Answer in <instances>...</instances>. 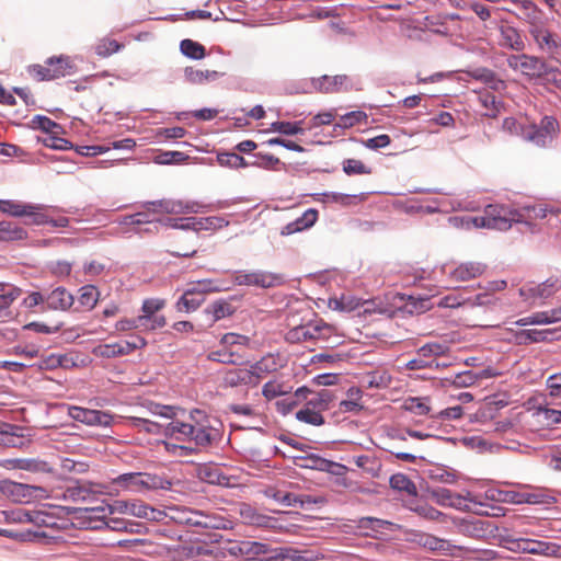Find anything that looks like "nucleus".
I'll return each instance as SVG.
<instances>
[{"mask_svg":"<svg viewBox=\"0 0 561 561\" xmlns=\"http://www.w3.org/2000/svg\"><path fill=\"white\" fill-rule=\"evenodd\" d=\"M390 485L394 490L404 491L410 495L416 494V486L415 484L405 476L402 473L393 474L390 478Z\"/></svg>","mask_w":561,"mask_h":561,"instance_id":"nucleus-56","label":"nucleus"},{"mask_svg":"<svg viewBox=\"0 0 561 561\" xmlns=\"http://www.w3.org/2000/svg\"><path fill=\"white\" fill-rule=\"evenodd\" d=\"M347 400H342L339 404V409L343 413L354 412L357 413L363 409V405L359 403L360 399V390L356 388H351L348 390Z\"/></svg>","mask_w":561,"mask_h":561,"instance_id":"nucleus-50","label":"nucleus"},{"mask_svg":"<svg viewBox=\"0 0 561 561\" xmlns=\"http://www.w3.org/2000/svg\"><path fill=\"white\" fill-rule=\"evenodd\" d=\"M219 421L195 410L190 422L173 420L163 430L165 436L179 442H194L196 446L208 447L220 437Z\"/></svg>","mask_w":561,"mask_h":561,"instance_id":"nucleus-1","label":"nucleus"},{"mask_svg":"<svg viewBox=\"0 0 561 561\" xmlns=\"http://www.w3.org/2000/svg\"><path fill=\"white\" fill-rule=\"evenodd\" d=\"M250 368L229 369L224 376V382L229 387H238L241 385L255 386V379L251 375Z\"/></svg>","mask_w":561,"mask_h":561,"instance_id":"nucleus-33","label":"nucleus"},{"mask_svg":"<svg viewBox=\"0 0 561 561\" xmlns=\"http://www.w3.org/2000/svg\"><path fill=\"white\" fill-rule=\"evenodd\" d=\"M171 517L179 523H184L197 527L217 529L229 527V522L220 517L214 515H206L202 512L190 511L186 508L174 511V514Z\"/></svg>","mask_w":561,"mask_h":561,"instance_id":"nucleus-11","label":"nucleus"},{"mask_svg":"<svg viewBox=\"0 0 561 561\" xmlns=\"http://www.w3.org/2000/svg\"><path fill=\"white\" fill-rule=\"evenodd\" d=\"M195 203H188L175 199L151 201L142 204L145 210L134 214L135 225L137 227L145 224H153L151 214H187L195 211Z\"/></svg>","mask_w":561,"mask_h":561,"instance_id":"nucleus-4","label":"nucleus"},{"mask_svg":"<svg viewBox=\"0 0 561 561\" xmlns=\"http://www.w3.org/2000/svg\"><path fill=\"white\" fill-rule=\"evenodd\" d=\"M204 312L208 317V325H213L215 322L231 316L233 309L229 302L218 300L208 306Z\"/></svg>","mask_w":561,"mask_h":561,"instance_id":"nucleus-38","label":"nucleus"},{"mask_svg":"<svg viewBox=\"0 0 561 561\" xmlns=\"http://www.w3.org/2000/svg\"><path fill=\"white\" fill-rule=\"evenodd\" d=\"M32 524L37 527L54 528L57 526V519L46 510H34Z\"/></svg>","mask_w":561,"mask_h":561,"instance_id":"nucleus-59","label":"nucleus"},{"mask_svg":"<svg viewBox=\"0 0 561 561\" xmlns=\"http://www.w3.org/2000/svg\"><path fill=\"white\" fill-rule=\"evenodd\" d=\"M311 393V390L307 387L298 388L293 396L278 400L276 402L278 411L283 414H287L293 411L301 401L306 400Z\"/></svg>","mask_w":561,"mask_h":561,"instance_id":"nucleus-37","label":"nucleus"},{"mask_svg":"<svg viewBox=\"0 0 561 561\" xmlns=\"http://www.w3.org/2000/svg\"><path fill=\"white\" fill-rule=\"evenodd\" d=\"M3 466L11 469H22L31 472H44L50 470L47 462L35 459H7L3 461Z\"/></svg>","mask_w":561,"mask_h":561,"instance_id":"nucleus-35","label":"nucleus"},{"mask_svg":"<svg viewBox=\"0 0 561 561\" xmlns=\"http://www.w3.org/2000/svg\"><path fill=\"white\" fill-rule=\"evenodd\" d=\"M518 11V18L530 25L529 30L539 28L543 25V13L534 2L529 0L520 1Z\"/></svg>","mask_w":561,"mask_h":561,"instance_id":"nucleus-25","label":"nucleus"},{"mask_svg":"<svg viewBox=\"0 0 561 561\" xmlns=\"http://www.w3.org/2000/svg\"><path fill=\"white\" fill-rule=\"evenodd\" d=\"M22 290L11 285H0V318L8 313L10 305L20 297Z\"/></svg>","mask_w":561,"mask_h":561,"instance_id":"nucleus-41","label":"nucleus"},{"mask_svg":"<svg viewBox=\"0 0 561 561\" xmlns=\"http://www.w3.org/2000/svg\"><path fill=\"white\" fill-rule=\"evenodd\" d=\"M471 307H483L488 311L499 316L508 314L514 311L513 302L506 295L496 296L491 291L483 290L474 296L473 299H468Z\"/></svg>","mask_w":561,"mask_h":561,"instance_id":"nucleus-12","label":"nucleus"},{"mask_svg":"<svg viewBox=\"0 0 561 561\" xmlns=\"http://www.w3.org/2000/svg\"><path fill=\"white\" fill-rule=\"evenodd\" d=\"M486 271L482 262L467 261L447 263L442 266V273L453 283H463L481 277Z\"/></svg>","mask_w":561,"mask_h":561,"instance_id":"nucleus-6","label":"nucleus"},{"mask_svg":"<svg viewBox=\"0 0 561 561\" xmlns=\"http://www.w3.org/2000/svg\"><path fill=\"white\" fill-rule=\"evenodd\" d=\"M285 359L280 355L268 354L250 366L251 375L255 379V386L267 375L276 373L284 367Z\"/></svg>","mask_w":561,"mask_h":561,"instance_id":"nucleus-19","label":"nucleus"},{"mask_svg":"<svg viewBox=\"0 0 561 561\" xmlns=\"http://www.w3.org/2000/svg\"><path fill=\"white\" fill-rule=\"evenodd\" d=\"M46 206L42 204H31V208L26 209L24 216L30 218V224L45 225L49 224L50 217L44 211Z\"/></svg>","mask_w":561,"mask_h":561,"instance_id":"nucleus-53","label":"nucleus"},{"mask_svg":"<svg viewBox=\"0 0 561 561\" xmlns=\"http://www.w3.org/2000/svg\"><path fill=\"white\" fill-rule=\"evenodd\" d=\"M180 49L183 55L192 59H203L205 57V47L192 39H183L180 44Z\"/></svg>","mask_w":561,"mask_h":561,"instance_id":"nucleus-51","label":"nucleus"},{"mask_svg":"<svg viewBox=\"0 0 561 561\" xmlns=\"http://www.w3.org/2000/svg\"><path fill=\"white\" fill-rule=\"evenodd\" d=\"M106 492V486L100 483L91 482H76L65 489L62 499L73 503L88 502L95 494H103Z\"/></svg>","mask_w":561,"mask_h":561,"instance_id":"nucleus-16","label":"nucleus"},{"mask_svg":"<svg viewBox=\"0 0 561 561\" xmlns=\"http://www.w3.org/2000/svg\"><path fill=\"white\" fill-rule=\"evenodd\" d=\"M138 330L142 332L154 331L165 325V318L163 316H148L141 313L136 317Z\"/></svg>","mask_w":561,"mask_h":561,"instance_id":"nucleus-44","label":"nucleus"},{"mask_svg":"<svg viewBox=\"0 0 561 561\" xmlns=\"http://www.w3.org/2000/svg\"><path fill=\"white\" fill-rule=\"evenodd\" d=\"M527 122L524 118L506 117L503 121L502 128L511 135L519 136L524 139V131L527 129Z\"/></svg>","mask_w":561,"mask_h":561,"instance_id":"nucleus-57","label":"nucleus"},{"mask_svg":"<svg viewBox=\"0 0 561 561\" xmlns=\"http://www.w3.org/2000/svg\"><path fill=\"white\" fill-rule=\"evenodd\" d=\"M133 352V345L128 341H121L110 344H100L92 351L93 355L102 358H113L117 356L128 355Z\"/></svg>","mask_w":561,"mask_h":561,"instance_id":"nucleus-29","label":"nucleus"},{"mask_svg":"<svg viewBox=\"0 0 561 561\" xmlns=\"http://www.w3.org/2000/svg\"><path fill=\"white\" fill-rule=\"evenodd\" d=\"M332 334V328L322 321L309 322L293 328L287 333V340L293 343L308 341H325Z\"/></svg>","mask_w":561,"mask_h":561,"instance_id":"nucleus-9","label":"nucleus"},{"mask_svg":"<svg viewBox=\"0 0 561 561\" xmlns=\"http://www.w3.org/2000/svg\"><path fill=\"white\" fill-rule=\"evenodd\" d=\"M312 88L321 93H337L353 88L352 80L345 75L322 76L311 80Z\"/></svg>","mask_w":561,"mask_h":561,"instance_id":"nucleus-18","label":"nucleus"},{"mask_svg":"<svg viewBox=\"0 0 561 561\" xmlns=\"http://www.w3.org/2000/svg\"><path fill=\"white\" fill-rule=\"evenodd\" d=\"M329 305L334 310L351 312L359 308L362 306V301L356 297L343 295L340 298L330 299Z\"/></svg>","mask_w":561,"mask_h":561,"instance_id":"nucleus-45","label":"nucleus"},{"mask_svg":"<svg viewBox=\"0 0 561 561\" xmlns=\"http://www.w3.org/2000/svg\"><path fill=\"white\" fill-rule=\"evenodd\" d=\"M536 414L542 423L548 425L561 423V410L539 407Z\"/></svg>","mask_w":561,"mask_h":561,"instance_id":"nucleus-64","label":"nucleus"},{"mask_svg":"<svg viewBox=\"0 0 561 561\" xmlns=\"http://www.w3.org/2000/svg\"><path fill=\"white\" fill-rule=\"evenodd\" d=\"M434 306V304L431 302V299L428 297H409V301L405 305V308L410 312H424L428 309H431Z\"/></svg>","mask_w":561,"mask_h":561,"instance_id":"nucleus-62","label":"nucleus"},{"mask_svg":"<svg viewBox=\"0 0 561 561\" xmlns=\"http://www.w3.org/2000/svg\"><path fill=\"white\" fill-rule=\"evenodd\" d=\"M45 301L50 309L67 310L73 304V296L64 287H57L47 295Z\"/></svg>","mask_w":561,"mask_h":561,"instance_id":"nucleus-31","label":"nucleus"},{"mask_svg":"<svg viewBox=\"0 0 561 561\" xmlns=\"http://www.w3.org/2000/svg\"><path fill=\"white\" fill-rule=\"evenodd\" d=\"M559 124L552 116H545L540 125L528 124L524 131V139L536 146H547L558 133Z\"/></svg>","mask_w":561,"mask_h":561,"instance_id":"nucleus-10","label":"nucleus"},{"mask_svg":"<svg viewBox=\"0 0 561 561\" xmlns=\"http://www.w3.org/2000/svg\"><path fill=\"white\" fill-rule=\"evenodd\" d=\"M529 33L542 51H546L551 56L559 55L561 53V38L545 28V25L539 28L529 30Z\"/></svg>","mask_w":561,"mask_h":561,"instance_id":"nucleus-21","label":"nucleus"},{"mask_svg":"<svg viewBox=\"0 0 561 561\" xmlns=\"http://www.w3.org/2000/svg\"><path fill=\"white\" fill-rule=\"evenodd\" d=\"M68 415L78 422L89 426L110 427L113 424V415L110 412L92 410L82 407L71 405L68 408Z\"/></svg>","mask_w":561,"mask_h":561,"instance_id":"nucleus-14","label":"nucleus"},{"mask_svg":"<svg viewBox=\"0 0 561 561\" xmlns=\"http://www.w3.org/2000/svg\"><path fill=\"white\" fill-rule=\"evenodd\" d=\"M312 397L311 398H308L306 399V405L313 409V410H317L318 412L322 413L323 411H327L330 409L331 407V403L333 402V400L335 399L334 394L332 393V391L328 390V389H323L317 393H313L311 391Z\"/></svg>","mask_w":561,"mask_h":561,"instance_id":"nucleus-36","label":"nucleus"},{"mask_svg":"<svg viewBox=\"0 0 561 561\" xmlns=\"http://www.w3.org/2000/svg\"><path fill=\"white\" fill-rule=\"evenodd\" d=\"M112 483L122 490L134 493H146L154 490H169L171 482L149 472H128L119 474Z\"/></svg>","mask_w":561,"mask_h":561,"instance_id":"nucleus-3","label":"nucleus"},{"mask_svg":"<svg viewBox=\"0 0 561 561\" xmlns=\"http://www.w3.org/2000/svg\"><path fill=\"white\" fill-rule=\"evenodd\" d=\"M507 65L529 78L540 77L546 71L545 62L540 58L526 54L508 56Z\"/></svg>","mask_w":561,"mask_h":561,"instance_id":"nucleus-15","label":"nucleus"},{"mask_svg":"<svg viewBox=\"0 0 561 561\" xmlns=\"http://www.w3.org/2000/svg\"><path fill=\"white\" fill-rule=\"evenodd\" d=\"M0 490L8 499L16 503H30L31 501L47 496L46 490L42 486L19 483L10 480L2 481Z\"/></svg>","mask_w":561,"mask_h":561,"instance_id":"nucleus-7","label":"nucleus"},{"mask_svg":"<svg viewBox=\"0 0 561 561\" xmlns=\"http://www.w3.org/2000/svg\"><path fill=\"white\" fill-rule=\"evenodd\" d=\"M461 220L467 228L505 231L512 227L513 222L523 221V215L517 209H512L505 205H488L483 216H466Z\"/></svg>","mask_w":561,"mask_h":561,"instance_id":"nucleus-2","label":"nucleus"},{"mask_svg":"<svg viewBox=\"0 0 561 561\" xmlns=\"http://www.w3.org/2000/svg\"><path fill=\"white\" fill-rule=\"evenodd\" d=\"M459 529L463 535L471 538L485 539L494 536L497 527L490 520L469 518L461 519Z\"/></svg>","mask_w":561,"mask_h":561,"instance_id":"nucleus-17","label":"nucleus"},{"mask_svg":"<svg viewBox=\"0 0 561 561\" xmlns=\"http://www.w3.org/2000/svg\"><path fill=\"white\" fill-rule=\"evenodd\" d=\"M561 288L559 278L550 277L539 285L525 286L519 289L524 299H547Z\"/></svg>","mask_w":561,"mask_h":561,"instance_id":"nucleus-20","label":"nucleus"},{"mask_svg":"<svg viewBox=\"0 0 561 561\" xmlns=\"http://www.w3.org/2000/svg\"><path fill=\"white\" fill-rule=\"evenodd\" d=\"M343 171L347 175H362V174H370L371 169L365 165L360 160L357 159H346L343 161Z\"/></svg>","mask_w":561,"mask_h":561,"instance_id":"nucleus-60","label":"nucleus"},{"mask_svg":"<svg viewBox=\"0 0 561 561\" xmlns=\"http://www.w3.org/2000/svg\"><path fill=\"white\" fill-rule=\"evenodd\" d=\"M318 219V210L314 208L307 209L299 218L285 225L282 230V236H290L296 232L304 231L311 228Z\"/></svg>","mask_w":561,"mask_h":561,"instance_id":"nucleus-27","label":"nucleus"},{"mask_svg":"<svg viewBox=\"0 0 561 561\" xmlns=\"http://www.w3.org/2000/svg\"><path fill=\"white\" fill-rule=\"evenodd\" d=\"M222 75L215 70H201L193 67L184 69L185 80L192 84H205L218 80Z\"/></svg>","mask_w":561,"mask_h":561,"instance_id":"nucleus-34","label":"nucleus"},{"mask_svg":"<svg viewBox=\"0 0 561 561\" xmlns=\"http://www.w3.org/2000/svg\"><path fill=\"white\" fill-rule=\"evenodd\" d=\"M447 351L448 346H446L445 344L432 342L420 347L417 351V355L426 357V359H432L431 357L444 355Z\"/></svg>","mask_w":561,"mask_h":561,"instance_id":"nucleus-61","label":"nucleus"},{"mask_svg":"<svg viewBox=\"0 0 561 561\" xmlns=\"http://www.w3.org/2000/svg\"><path fill=\"white\" fill-rule=\"evenodd\" d=\"M229 222L224 218L219 216H211V217H205V218H196V232L199 231H215L218 229H221L224 227H227Z\"/></svg>","mask_w":561,"mask_h":561,"instance_id":"nucleus-47","label":"nucleus"},{"mask_svg":"<svg viewBox=\"0 0 561 561\" xmlns=\"http://www.w3.org/2000/svg\"><path fill=\"white\" fill-rule=\"evenodd\" d=\"M271 551L270 546L263 542L242 540L236 542L230 548V553L247 558H255L261 554H267Z\"/></svg>","mask_w":561,"mask_h":561,"instance_id":"nucleus-26","label":"nucleus"},{"mask_svg":"<svg viewBox=\"0 0 561 561\" xmlns=\"http://www.w3.org/2000/svg\"><path fill=\"white\" fill-rule=\"evenodd\" d=\"M129 515L148 520H161L164 513L160 510L153 508L139 500L129 501Z\"/></svg>","mask_w":561,"mask_h":561,"instance_id":"nucleus-32","label":"nucleus"},{"mask_svg":"<svg viewBox=\"0 0 561 561\" xmlns=\"http://www.w3.org/2000/svg\"><path fill=\"white\" fill-rule=\"evenodd\" d=\"M354 463L371 477H378L381 470L380 461L369 455H360L353 458Z\"/></svg>","mask_w":561,"mask_h":561,"instance_id":"nucleus-43","label":"nucleus"},{"mask_svg":"<svg viewBox=\"0 0 561 561\" xmlns=\"http://www.w3.org/2000/svg\"><path fill=\"white\" fill-rule=\"evenodd\" d=\"M408 541L444 557L462 558L469 552L468 548L456 546L449 540L425 533H412Z\"/></svg>","mask_w":561,"mask_h":561,"instance_id":"nucleus-5","label":"nucleus"},{"mask_svg":"<svg viewBox=\"0 0 561 561\" xmlns=\"http://www.w3.org/2000/svg\"><path fill=\"white\" fill-rule=\"evenodd\" d=\"M296 419L300 422L313 425V426H320L324 424V417L322 413L318 412L317 410H313L305 404V407L296 412Z\"/></svg>","mask_w":561,"mask_h":561,"instance_id":"nucleus-48","label":"nucleus"},{"mask_svg":"<svg viewBox=\"0 0 561 561\" xmlns=\"http://www.w3.org/2000/svg\"><path fill=\"white\" fill-rule=\"evenodd\" d=\"M31 204L21 203L13 199H0V211L13 217H24L26 209Z\"/></svg>","mask_w":561,"mask_h":561,"instance_id":"nucleus-46","label":"nucleus"},{"mask_svg":"<svg viewBox=\"0 0 561 561\" xmlns=\"http://www.w3.org/2000/svg\"><path fill=\"white\" fill-rule=\"evenodd\" d=\"M203 301L204 297L197 295L196 291L190 287L184 291L182 297L176 302V308L179 311L191 312L196 310Z\"/></svg>","mask_w":561,"mask_h":561,"instance_id":"nucleus-39","label":"nucleus"},{"mask_svg":"<svg viewBox=\"0 0 561 561\" xmlns=\"http://www.w3.org/2000/svg\"><path fill=\"white\" fill-rule=\"evenodd\" d=\"M208 358L213 362L236 365L241 359V356L237 352L224 347L222 350L210 352Z\"/></svg>","mask_w":561,"mask_h":561,"instance_id":"nucleus-54","label":"nucleus"},{"mask_svg":"<svg viewBox=\"0 0 561 561\" xmlns=\"http://www.w3.org/2000/svg\"><path fill=\"white\" fill-rule=\"evenodd\" d=\"M497 44L507 49L522 51L525 49V42L519 32L511 25H502L499 30Z\"/></svg>","mask_w":561,"mask_h":561,"instance_id":"nucleus-24","label":"nucleus"},{"mask_svg":"<svg viewBox=\"0 0 561 561\" xmlns=\"http://www.w3.org/2000/svg\"><path fill=\"white\" fill-rule=\"evenodd\" d=\"M27 236L26 231L11 221H0V241L23 240Z\"/></svg>","mask_w":561,"mask_h":561,"instance_id":"nucleus-40","label":"nucleus"},{"mask_svg":"<svg viewBox=\"0 0 561 561\" xmlns=\"http://www.w3.org/2000/svg\"><path fill=\"white\" fill-rule=\"evenodd\" d=\"M96 513L98 517H105L115 513L129 515V501H114L112 504L88 508Z\"/></svg>","mask_w":561,"mask_h":561,"instance_id":"nucleus-42","label":"nucleus"},{"mask_svg":"<svg viewBox=\"0 0 561 561\" xmlns=\"http://www.w3.org/2000/svg\"><path fill=\"white\" fill-rule=\"evenodd\" d=\"M253 526L273 529L277 531H287V527L278 522V519L261 514L257 512L256 517L253 520Z\"/></svg>","mask_w":561,"mask_h":561,"instance_id":"nucleus-58","label":"nucleus"},{"mask_svg":"<svg viewBox=\"0 0 561 561\" xmlns=\"http://www.w3.org/2000/svg\"><path fill=\"white\" fill-rule=\"evenodd\" d=\"M514 542H517V547L527 553L542 554V556H549V557L550 556H553V557L561 556V547L553 542L534 540V539H528V538H520V539L515 540Z\"/></svg>","mask_w":561,"mask_h":561,"instance_id":"nucleus-22","label":"nucleus"},{"mask_svg":"<svg viewBox=\"0 0 561 561\" xmlns=\"http://www.w3.org/2000/svg\"><path fill=\"white\" fill-rule=\"evenodd\" d=\"M301 123L302 122H274L271 124L270 130L287 136L302 134L304 128L301 127Z\"/></svg>","mask_w":561,"mask_h":561,"instance_id":"nucleus-55","label":"nucleus"},{"mask_svg":"<svg viewBox=\"0 0 561 561\" xmlns=\"http://www.w3.org/2000/svg\"><path fill=\"white\" fill-rule=\"evenodd\" d=\"M277 557L288 561H318L323 559V554L317 550L293 547L280 548Z\"/></svg>","mask_w":561,"mask_h":561,"instance_id":"nucleus-28","label":"nucleus"},{"mask_svg":"<svg viewBox=\"0 0 561 561\" xmlns=\"http://www.w3.org/2000/svg\"><path fill=\"white\" fill-rule=\"evenodd\" d=\"M404 409L415 415H426L431 411L427 398L411 397L404 401Z\"/></svg>","mask_w":561,"mask_h":561,"instance_id":"nucleus-49","label":"nucleus"},{"mask_svg":"<svg viewBox=\"0 0 561 561\" xmlns=\"http://www.w3.org/2000/svg\"><path fill=\"white\" fill-rule=\"evenodd\" d=\"M98 298H99V291H98L96 287H94L92 285H87V286H83L80 288V295H79L78 301L83 308H85L88 310H91L92 308H94V306L98 302Z\"/></svg>","mask_w":561,"mask_h":561,"instance_id":"nucleus-52","label":"nucleus"},{"mask_svg":"<svg viewBox=\"0 0 561 561\" xmlns=\"http://www.w3.org/2000/svg\"><path fill=\"white\" fill-rule=\"evenodd\" d=\"M561 321V307L549 311L536 312L529 317L522 318L515 323L519 327L531 324H550Z\"/></svg>","mask_w":561,"mask_h":561,"instance_id":"nucleus-30","label":"nucleus"},{"mask_svg":"<svg viewBox=\"0 0 561 561\" xmlns=\"http://www.w3.org/2000/svg\"><path fill=\"white\" fill-rule=\"evenodd\" d=\"M430 497L438 505L455 510H466L465 500L460 494L446 488H433L428 491Z\"/></svg>","mask_w":561,"mask_h":561,"instance_id":"nucleus-23","label":"nucleus"},{"mask_svg":"<svg viewBox=\"0 0 561 561\" xmlns=\"http://www.w3.org/2000/svg\"><path fill=\"white\" fill-rule=\"evenodd\" d=\"M72 66L68 57L49 58L45 66L34 65L30 72L39 80H54L71 73Z\"/></svg>","mask_w":561,"mask_h":561,"instance_id":"nucleus-13","label":"nucleus"},{"mask_svg":"<svg viewBox=\"0 0 561 561\" xmlns=\"http://www.w3.org/2000/svg\"><path fill=\"white\" fill-rule=\"evenodd\" d=\"M233 282L239 286H255L260 288H271L285 282L280 274L266 271H238L233 275Z\"/></svg>","mask_w":561,"mask_h":561,"instance_id":"nucleus-8","label":"nucleus"},{"mask_svg":"<svg viewBox=\"0 0 561 561\" xmlns=\"http://www.w3.org/2000/svg\"><path fill=\"white\" fill-rule=\"evenodd\" d=\"M121 48L122 45L115 39L102 38L95 46V53L101 57H107L113 53L118 51Z\"/></svg>","mask_w":561,"mask_h":561,"instance_id":"nucleus-63","label":"nucleus"}]
</instances>
